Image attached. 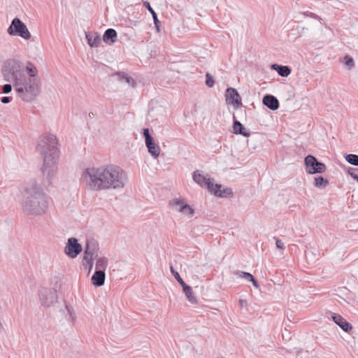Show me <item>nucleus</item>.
<instances>
[{"label": "nucleus", "mask_w": 358, "mask_h": 358, "mask_svg": "<svg viewBox=\"0 0 358 358\" xmlns=\"http://www.w3.org/2000/svg\"><path fill=\"white\" fill-rule=\"evenodd\" d=\"M83 177L90 188L95 191L123 188L127 180L126 172L115 165L87 169Z\"/></svg>", "instance_id": "obj_1"}, {"label": "nucleus", "mask_w": 358, "mask_h": 358, "mask_svg": "<svg viewBox=\"0 0 358 358\" xmlns=\"http://www.w3.org/2000/svg\"><path fill=\"white\" fill-rule=\"evenodd\" d=\"M48 208V199L41 186L36 181L27 183L23 193L22 211L29 215H41Z\"/></svg>", "instance_id": "obj_2"}, {"label": "nucleus", "mask_w": 358, "mask_h": 358, "mask_svg": "<svg viewBox=\"0 0 358 358\" xmlns=\"http://www.w3.org/2000/svg\"><path fill=\"white\" fill-rule=\"evenodd\" d=\"M57 140L53 134H43L40 136L37 145L36 150L43 156V164L42 172L47 180L50 182L57 172Z\"/></svg>", "instance_id": "obj_3"}, {"label": "nucleus", "mask_w": 358, "mask_h": 358, "mask_svg": "<svg viewBox=\"0 0 358 358\" xmlns=\"http://www.w3.org/2000/svg\"><path fill=\"white\" fill-rule=\"evenodd\" d=\"M18 96L24 101L31 102L34 100L41 92V82L38 78H27L14 85Z\"/></svg>", "instance_id": "obj_4"}, {"label": "nucleus", "mask_w": 358, "mask_h": 358, "mask_svg": "<svg viewBox=\"0 0 358 358\" xmlns=\"http://www.w3.org/2000/svg\"><path fill=\"white\" fill-rule=\"evenodd\" d=\"M2 73L4 80L8 83H13V85L27 76L24 64L15 59H10L4 62L2 66Z\"/></svg>", "instance_id": "obj_5"}, {"label": "nucleus", "mask_w": 358, "mask_h": 358, "mask_svg": "<svg viewBox=\"0 0 358 358\" xmlns=\"http://www.w3.org/2000/svg\"><path fill=\"white\" fill-rule=\"evenodd\" d=\"M99 245L94 239L87 240L83 253V265L89 266V272L91 271L94 264V259L99 256Z\"/></svg>", "instance_id": "obj_6"}, {"label": "nucleus", "mask_w": 358, "mask_h": 358, "mask_svg": "<svg viewBox=\"0 0 358 358\" xmlns=\"http://www.w3.org/2000/svg\"><path fill=\"white\" fill-rule=\"evenodd\" d=\"M10 36H20L25 40L31 38V35L26 24L18 17H15L7 29Z\"/></svg>", "instance_id": "obj_7"}, {"label": "nucleus", "mask_w": 358, "mask_h": 358, "mask_svg": "<svg viewBox=\"0 0 358 358\" xmlns=\"http://www.w3.org/2000/svg\"><path fill=\"white\" fill-rule=\"evenodd\" d=\"M38 297L41 306L46 308L54 306L58 299L57 290L49 287H41L38 290Z\"/></svg>", "instance_id": "obj_8"}, {"label": "nucleus", "mask_w": 358, "mask_h": 358, "mask_svg": "<svg viewBox=\"0 0 358 358\" xmlns=\"http://www.w3.org/2000/svg\"><path fill=\"white\" fill-rule=\"evenodd\" d=\"M304 165L306 171L308 174L323 173L325 172L326 165L317 160V159L311 155H307L304 159Z\"/></svg>", "instance_id": "obj_9"}, {"label": "nucleus", "mask_w": 358, "mask_h": 358, "mask_svg": "<svg viewBox=\"0 0 358 358\" xmlns=\"http://www.w3.org/2000/svg\"><path fill=\"white\" fill-rule=\"evenodd\" d=\"M83 250L82 245L78 243L76 238L68 239L64 248L65 254L71 258H76Z\"/></svg>", "instance_id": "obj_10"}, {"label": "nucleus", "mask_w": 358, "mask_h": 358, "mask_svg": "<svg viewBox=\"0 0 358 358\" xmlns=\"http://www.w3.org/2000/svg\"><path fill=\"white\" fill-rule=\"evenodd\" d=\"M225 97L226 103L232 105L236 109L243 106L241 97L235 88L228 87L226 90Z\"/></svg>", "instance_id": "obj_11"}, {"label": "nucleus", "mask_w": 358, "mask_h": 358, "mask_svg": "<svg viewBox=\"0 0 358 358\" xmlns=\"http://www.w3.org/2000/svg\"><path fill=\"white\" fill-rule=\"evenodd\" d=\"M331 317L333 321L336 324H338L344 331L349 332L352 329V325L341 315L336 313H333Z\"/></svg>", "instance_id": "obj_12"}, {"label": "nucleus", "mask_w": 358, "mask_h": 358, "mask_svg": "<svg viewBox=\"0 0 358 358\" xmlns=\"http://www.w3.org/2000/svg\"><path fill=\"white\" fill-rule=\"evenodd\" d=\"M262 103L271 110H275L279 108L278 99L271 94H266L262 99Z\"/></svg>", "instance_id": "obj_13"}, {"label": "nucleus", "mask_w": 358, "mask_h": 358, "mask_svg": "<svg viewBox=\"0 0 358 358\" xmlns=\"http://www.w3.org/2000/svg\"><path fill=\"white\" fill-rule=\"evenodd\" d=\"M233 129L235 134H240L245 137H248L250 135V132L246 129L244 125L238 121L234 115H233Z\"/></svg>", "instance_id": "obj_14"}, {"label": "nucleus", "mask_w": 358, "mask_h": 358, "mask_svg": "<svg viewBox=\"0 0 358 358\" xmlns=\"http://www.w3.org/2000/svg\"><path fill=\"white\" fill-rule=\"evenodd\" d=\"M148 148V152L155 158L157 159L160 154V148L155 143L154 138H148V141L145 142Z\"/></svg>", "instance_id": "obj_15"}, {"label": "nucleus", "mask_w": 358, "mask_h": 358, "mask_svg": "<svg viewBox=\"0 0 358 358\" xmlns=\"http://www.w3.org/2000/svg\"><path fill=\"white\" fill-rule=\"evenodd\" d=\"M87 43L92 48L98 47L101 43V38L96 32H86Z\"/></svg>", "instance_id": "obj_16"}, {"label": "nucleus", "mask_w": 358, "mask_h": 358, "mask_svg": "<svg viewBox=\"0 0 358 358\" xmlns=\"http://www.w3.org/2000/svg\"><path fill=\"white\" fill-rule=\"evenodd\" d=\"M172 205L178 207V211L187 213L189 215L194 214V210L190 207L189 204L184 203L181 200L176 199L173 200Z\"/></svg>", "instance_id": "obj_17"}, {"label": "nucleus", "mask_w": 358, "mask_h": 358, "mask_svg": "<svg viewBox=\"0 0 358 358\" xmlns=\"http://www.w3.org/2000/svg\"><path fill=\"white\" fill-rule=\"evenodd\" d=\"M117 31L112 28L106 29L103 34L102 40L108 45H113L117 40Z\"/></svg>", "instance_id": "obj_18"}, {"label": "nucleus", "mask_w": 358, "mask_h": 358, "mask_svg": "<svg viewBox=\"0 0 358 358\" xmlns=\"http://www.w3.org/2000/svg\"><path fill=\"white\" fill-rule=\"evenodd\" d=\"M106 274L102 271H95L92 276V283L95 287H101L105 282Z\"/></svg>", "instance_id": "obj_19"}, {"label": "nucleus", "mask_w": 358, "mask_h": 358, "mask_svg": "<svg viewBox=\"0 0 358 358\" xmlns=\"http://www.w3.org/2000/svg\"><path fill=\"white\" fill-rule=\"evenodd\" d=\"M271 69L276 71L282 77H287L291 73V69L288 66L273 64L271 65Z\"/></svg>", "instance_id": "obj_20"}, {"label": "nucleus", "mask_w": 358, "mask_h": 358, "mask_svg": "<svg viewBox=\"0 0 358 358\" xmlns=\"http://www.w3.org/2000/svg\"><path fill=\"white\" fill-rule=\"evenodd\" d=\"M115 76H117V79L123 83H127L129 86L135 87L136 82L135 80L129 76L127 73L122 71H119L115 73Z\"/></svg>", "instance_id": "obj_21"}, {"label": "nucleus", "mask_w": 358, "mask_h": 358, "mask_svg": "<svg viewBox=\"0 0 358 358\" xmlns=\"http://www.w3.org/2000/svg\"><path fill=\"white\" fill-rule=\"evenodd\" d=\"M182 291L185 293L189 302L191 303H196L197 299L192 291V287L185 283L182 286Z\"/></svg>", "instance_id": "obj_22"}, {"label": "nucleus", "mask_w": 358, "mask_h": 358, "mask_svg": "<svg viewBox=\"0 0 358 358\" xmlns=\"http://www.w3.org/2000/svg\"><path fill=\"white\" fill-rule=\"evenodd\" d=\"M24 67H25V73L27 72L28 75L27 78H38V70L31 62L27 61L25 64H24Z\"/></svg>", "instance_id": "obj_23"}, {"label": "nucleus", "mask_w": 358, "mask_h": 358, "mask_svg": "<svg viewBox=\"0 0 358 358\" xmlns=\"http://www.w3.org/2000/svg\"><path fill=\"white\" fill-rule=\"evenodd\" d=\"M236 275H238L240 278H243L249 282H252L253 286L255 288L257 289L259 287L260 285H259V282L255 278V277L250 273L244 272V271H238L236 273Z\"/></svg>", "instance_id": "obj_24"}, {"label": "nucleus", "mask_w": 358, "mask_h": 358, "mask_svg": "<svg viewBox=\"0 0 358 358\" xmlns=\"http://www.w3.org/2000/svg\"><path fill=\"white\" fill-rule=\"evenodd\" d=\"M143 6L150 11V13H151V15L153 18V21H154V24H155V27L156 28V30L157 32L159 31V24H160V21L158 19V17H157V13H155V11L153 10V8L151 7L150 6V3L148 2V1H144L143 2Z\"/></svg>", "instance_id": "obj_25"}, {"label": "nucleus", "mask_w": 358, "mask_h": 358, "mask_svg": "<svg viewBox=\"0 0 358 358\" xmlns=\"http://www.w3.org/2000/svg\"><path fill=\"white\" fill-rule=\"evenodd\" d=\"M213 180V179L208 180V182L206 183V187L211 194H213L215 196H218V193H220L222 190V185H214Z\"/></svg>", "instance_id": "obj_26"}, {"label": "nucleus", "mask_w": 358, "mask_h": 358, "mask_svg": "<svg viewBox=\"0 0 358 358\" xmlns=\"http://www.w3.org/2000/svg\"><path fill=\"white\" fill-rule=\"evenodd\" d=\"M210 179L211 178H206L203 175L199 173L198 171H194L193 173V180L200 186H206L208 180Z\"/></svg>", "instance_id": "obj_27"}, {"label": "nucleus", "mask_w": 358, "mask_h": 358, "mask_svg": "<svg viewBox=\"0 0 358 358\" xmlns=\"http://www.w3.org/2000/svg\"><path fill=\"white\" fill-rule=\"evenodd\" d=\"M96 271H102L103 272H105L106 268L108 265V258L105 257L96 258Z\"/></svg>", "instance_id": "obj_28"}, {"label": "nucleus", "mask_w": 358, "mask_h": 358, "mask_svg": "<svg viewBox=\"0 0 358 358\" xmlns=\"http://www.w3.org/2000/svg\"><path fill=\"white\" fill-rule=\"evenodd\" d=\"M328 184L329 180L322 176H318L314 178V185L317 188L324 189Z\"/></svg>", "instance_id": "obj_29"}, {"label": "nucleus", "mask_w": 358, "mask_h": 358, "mask_svg": "<svg viewBox=\"0 0 358 358\" xmlns=\"http://www.w3.org/2000/svg\"><path fill=\"white\" fill-rule=\"evenodd\" d=\"M345 160L350 164L358 166V155L355 154H347L345 155Z\"/></svg>", "instance_id": "obj_30"}, {"label": "nucleus", "mask_w": 358, "mask_h": 358, "mask_svg": "<svg viewBox=\"0 0 358 358\" xmlns=\"http://www.w3.org/2000/svg\"><path fill=\"white\" fill-rule=\"evenodd\" d=\"M233 196V192L231 188H224L218 193V196L222 198L231 197Z\"/></svg>", "instance_id": "obj_31"}, {"label": "nucleus", "mask_w": 358, "mask_h": 358, "mask_svg": "<svg viewBox=\"0 0 358 358\" xmlns=\"http://www.w3.org/2000/svg\"><path fill=\"white\" fill-rule=\"evenodd\" d=\"M170 269H171V273L173 274V275L175 277V278L176 279V280L178 282V283L182 286L183 285L185 284V281L183 280V279L180 277V274L178 273V272L177 271H176L174 269V268L171 266L170 267Z\"/></svg>", "instance_id": "obj_32"}, {"label": "nucleus", "mask_w": 358, "mask_h": 358, "mask_svg": "<svg viewBox=\"0 0 358 358\" xmlns=\"http://www.w3.org/2000/svg\"><path fill=\"white\" fill-rule=\"evenodd\" d=\"M206 85L208 87H213L215 84V80L212 75L209 73L206 74Z\"/></svg>", "instance_id": "obj_33"}, {"label": "nucleus", "mask_w": 358, "mask_h": 358, "mask_svg": "<svg viewBox=\"0 0 358 358\" xmlns=\"http://www.w3.org/2000/svg\"><path fill=\"white\" fill-rule=\"evenodd\" d=\"M343 62L345 64V65L346 66H348V68H352L353 66H354V60L353 59L348 56V55H345L343 58Z\"/></svg>", "instance_id": "obj_34"}, {"label": "nucleus", "mask_w": 358, "mask_h": 358, "mask_svg": "<svg viewBox=\"0 0 358 358\" xmlns=\"http://www.w3.org/2000/svg\"><path fill=\"white\" fill-rule=\"evenodd\" d=\"M348 174L358 182V169L349 168Z\"/></svg>", "instance_id": "obj_35"}, {"label": "nucleus", "mask_w": 358, "mask_h": 358, "mask_svg": "<svg viewBox=\"0 0 358 358\" xmlns=\"http://www.w3.org/2000/svg\"><path fill=\"white\" fill-rule=\"evenodd\" d=\"M66 309L67 310V313L69 315L70 319L71 320L72 322H74V320L76 319V314L73 311V308L70 305L66 304Z\"/></svg>", "instance_id": "obj_36"}, {"label": "nucleus", "mask_w": 358, "mask_h": 358, "mask_svg": "<svg viewBox=\"0 0 358 358\" xmlns=\"http://www.w3.org/2000/svg\"><path fill=\"white\" fill-rule=\"evenodd\" d=\"M143 134L145 138V142L148 141V138H153V137L150 134L148 128H144L143 129Z\"/></svg>", "instance_id": "obj_37"}, {"label": "nucleus", "mask_w": 358, "mask_h": 358, "mask_svg": "<svg viewBox=\"0 0 358 358\" xmlns=\"http://www.w3.org/2000/svg\"><path fill=\"white\" fill-rule=\"evenodd\" d=\"M3 93L8 94L12 90V85L10 84H6L2 87Z\"/></svg>", "instance_id": "obj_38"}, {"label": "nucleus", "mask_w": 358, "mask_h": 358, "mask_svg": "<svg viewBox=\"0 0 358 358\" xmlns=\"http://www.w3.org/2000/svg\"><path fill=\"white\" fill-rule=\"evenodd\" d=\"M275 244L278 248L281 250L284 249V243L278 238H275Z\"/></svg>", "instance_id": "obj_39"}, {"label": "nucleus", "mask_w": 358, "mask_h": 358, "mask_svg": "<svg viewBox=\"0 0 358 358\" xmlns=\"http://www.w3.org/2000/svg\"><path fill=\"white\" fill-rule=\"evenodd\" d=\"M12 97L11 96H3L1 99V101L3 103H8L11 101Z\"/></svg>", "instance_id": "obj_40"}, {"label": "nucleus", "mask_w": 358, "mask_h": 358, "mask_svg": "<svg viewBox=\"0 0 358 358\" xmlns=\"http://www.w3.org/2000/svg\"><path fill=\"white\" fill-rule=\"evenodd\" d=\"M308 15L315 19L319 18V17L313 13H310L309 14H308Z\"/></svg>", "instance_id": "obj_41"}, {"label": "nucleus", "mask_w": 358, "mask_h": 358, "mask_svg": "<svg viewBox=\"0 0 358 358\" xmlns=\"http://www.w3.org/2000/svg\"><path fill=\"white\" fill-rule=\"evenodd\" d=\"M239 303H240V304L243 306V303H245V301H244V300H243V299H241V300L239 301Z\"/></svg>", "instance_id": "obj_42"}, {"label": "nucleus", "mask_w": 358, "mask_h": 358, "mask_svg": "<svg viewBox=\"0 0 358 358\" xmlns=\"http://www.w3.org/2000/svg\"><path fill=\"white\" fill-rule=\"evenodd\" d=\"M3 329V325L0 322V332L1 331V330Z\"/></svg>", "instance_id": "obj_43"}]
</instances>
